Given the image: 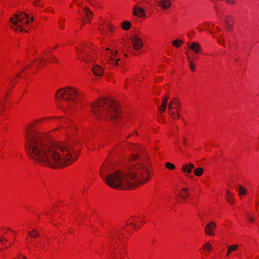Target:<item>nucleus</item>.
<instances>
[{
	"label": "nucleus",
	"instance_id": "obj_1",
	"mask_svg": "<svg viewBox=\"0 0 259 259\" xmlns=\"http://www.w3.org/2000/svg\"><path fill=\"white\" fill-rule=\"evenodd\" d=\"M26 147L33 159L53 168L69 165L77 158L65 146L49 142L45 134L31 127L26 131Z\"/></svg>",
	"mask_w": 259,
	"mask_h": 259
},
{
	"label": "nucleus",
	"instance_id": "obj_2",
	"mask_svg": "<svg viewBox=\"0 0 259 259\" xmlns=\"http://www.w3.org/2000/svg\"><path fill=\"white\" fill-rule=\"evenodd\" d=\"M133 154L130 161H140L129 167L127 172L116 171L106 176L105 182L111 188L125 189H134L149 182L152 169V164L148 154Z\"/></svg>",
	"mask_w": 259,
	"mask_h": 259
},
{
	"label": "nucleus",
	"instance_id": "obj_3",
	"mask_svg": "<svg viewBox=\"0 0 259 259\" xmlns=\"http://www.w3.org/2000/svg\"><path fill=\"white\" fill-rule=\"evenodd\" d=\"M96 118L114 121L120 114V108L116 102L109 98L98 99L92 104L91 109Z\"/></svg>",
	"mask_w": 259,
	"mask_h": 259
},
{
	"label": "nucleus",
	"instance_id": "obj_4",
	"mask_svg": "<svg viewBox=\"0 0 259 259\" xmlns=\"http://www.w3.org/2000/svg\"><path fill=\"white\" fill-rule=\"evenodd\" d=\"M56 98L65 102L63 109H73L77 104V91L72 87H67L58 90L55 95Z\"/></svg>",
	"mask_w": 259,
	"mask_h": 259
},
{
	"label": "nucleus",
	"instance_id": "obj_5",
	"mask_svg": "<svg viewBox=\"0 0 259 259\" xmlns=\"http://www.w3.org/2000/svg\"><path fill=\"white\" fill-rule=\"evenodd\" d=\"M24 18H28L27 14L20 12L16 13L10 18V27L17 32L24 31L23 26Z\"/></svg>",
	"mask_w": 259,
	"mask_h": 259
},
{
	"label": "nucleus",
	"instance_id": "obj_6",
	"mask_svg": "<svg viewBox=\"0 0 259 259\" xmlns=\"http://www.w3.org/2000/svg\"><path fill=\"white\" fill-rule=\"evenodd\" d=\"M180 107V102L177 98H174L169 103L168 106V113L174 120H178L180 118L179 109Z\"/></svg>",
	"mask_w": 259,
	"mask_h": 259
},
{
	"label": "nucleus",
	"instance_id": "obj_7",
	"mask_svg": "<svg viewBox=\"0 0 259 259\" xmlns=\"http://www.w3.org/2000/svg\"><path fill=\"white\" fill-rule=\"evenodd\" d=\"M130 39L132 41L133 48L135 50L139 51L142 48L143 46V41L139 35L135 34L131 37Z\"/></svg>",
	"mask_w": 259,
	"mask_h": 259
},
{
	"label": "nucleus",
	"instance_id": "obj_8",
	"mask_svg": "<svg viewBox=\"0 0 259 259\" xmlns=\"http://www.w3.org/2000/svg\"><path fill=\"white\" fill-rule=\"evenodd\" d=\"M217 230V225L215 222L213 221H209L205 226L204 233L206 235L209 236H213L215 234V232Z\"/></svg>",
	"mask_w": 259,
	"mask_h": 259
},
{
	"label": "nucleus",
	"instance_id": "obj_9",
	"mask_svg": "<svg viewBox=\"0 0 259 259\" xmlns=\"http://www.w3.org/2000/svg\"><path fill=\"white\" fill-rule=\"evenodd\" d=\"M188 49L196 54L201 52L202 49L200 45L197 42H192L187 44Z\"/></svg>",
	"mask_w": 259,
	"mask_h": 259
},
{
	"label": "nucleus",
	"instance_id": "obj_10",
	"mask_svg": "<svg viewBox=\"0 0 259 259\" xmlns=\"http://www.w3.org/2000/svg\"><path fill=\"white\" fill-rule=\"evenodd\" d=\"M92 72L96 76H102L104 73V69L100 65L94 64L93 65Z\"/></svg>",
	"mask_w": 259,
	"mask_h": 259
},
{
	"label": "nucleus",
	"instance_id": "obj_11",
	"mask_svg": "<svg viewBox=\"0 0 259 259\" xmlns=\"http://www.w3.org/2000/svg\"><path fill=\"white\" fill-rule=\"evenodd\" d=\"M84 16L82 18V22L83 24L88 23L90 22V20L92 18V12L87 7L84 8Z\"/></svg>",
	"mask_w": 259,
	"mask_h": 259
},
{
	"label": "nucleus",
	"instance_id": "obj_12",
	"mask_svg": "<svg viewBox=\"0 0 259 259\" xmlns=\"http://www.w3.org/2000/svg\"><path fill=\"white\" fill-rule=\"evenodd\" d=\"M225 22L226 29L228 30H231L234 25V20L233 17L230 15L226 16L225 17Z\"/></svg>",
	"mask_w": 259,
	"mask_h": 259
},
{
	"label": "nucleus",
	"instance_id": "obj_13",
	"mask_svg": "<svg viewBox=\"0 0 259 259\" xmlns=\"http://www.w3.org/2000/svg\"><path fill=\"white\" fill-rule=\"evenodd\" d=\"M133 14L135 16L143 18L145 16V11L142 8L139 6H136L133 10Z\"/></svg>",
	"mask_w": 259,
	"mask_h": 259
},
{
	"label": "nucleus",
	"instance_id": "obj_14",
	"mask_svg": "<svg viewBox=\"0 0 259 259\" xmlns=\"http://www.w3.org/2000/svg\"><path fill=\"white\" fill-rule=\"evenodd\" d=\"M158 6L163 10H167L171 6L170 0H160L158 2Z\"/></svg>",
	"mask_w": 259,
	"mask_h": 259
},
{
	"label": "nucleus",
	"instance_id": "obj_15",
	"mask_svg": "<svg viewBox=\"0 0 259 259\" xmlns=\"http://www.w3.org/2000/svg\"><path fill=\"white\" fill-rule=\"evenodd\" d=\"M178 195L182 199L186 200L189 195V189L187 188L182 189L179 191Z\"/></svg>",
	"mask_w": 259,
	"mask_h": 259
},
{
	"label": "nucleus",
	"instance_id": "obj_16",
	"mask_svg": "<svg viewBox=\"0 0 259 259\" xmlns=\"http://www.w3.org/2000/svg\"><path fill=\"white\" fill-rule=\"evenodd\" d=\"M117 50H111L108 55H107V61L108 63L110 62H114L116 60V56L117 55Z\"/></svg>",
	"mask_w": 259,
	"mask_h": 259
},
{
	"label": "nucleus",
	"instance_id": "obj_17",
	"mask_svg": "<svg viewBox=\"0 0 259 259\" xmlns=\"http://www.w3.org/2000/svg\"><path fill=\"white\" fill-rule=\"evenodd\" d=\"M78 58L81 62H84L85 63H89L93 59L89 54H87L85 55H82L81 53H80L78 56Z\"/></svg>",
	"mask_w": 259,
	"mask_h": 259
},
{
	"label": "nucleus",
	"instance_id": "obj_18",
	"mask_svg": "<svg viewBox=\"0 0 259 259\" xmlns=\"http://www.w3.org/2000/svg\"><path fill=\"white\" fill-rule=\"evenodd\" d=\"M194 168V165L192 163H190L188 164L184 165L182 166V170L184 172L190 174L192 172V170Z\"/></svg>",
	"mask_w": 259,
	"mask_h": 259
},
{
	"label": "nucleus",
	"instance_id": "obj_19",
	"mask_svg": "<svg viewBox=\"0 0 259 259\" xmlns=\"http://www.w3.org/2000/svg\"><path fill=\"white\" fill-rule=\"evenodd\" d=\"M225 197L228 204L230 205L234 204L233 194L229 190H226Z\"/></svg>",
	"mask_w": 259,
	"mask_h": 259
},
{
	"label": "nucleus",
	"instance_id": "obj_20",
	"mask_svg": "<svg viewBox=\"0 0 259 259\" xmlns=\"http://www.w3.org/2000/svg\"><path fill=\"white\" fill-rule=\"evenodd\" d=\"M167 99L168 98L167 97H164L163 99L161 106L158 108V111L161 113L164 112L166 109V108L167 107Z\"/></svg>",
	"mask_w": 259,
	"mask_h": 259
},
{
	"label": "nucleus",
	"instance_id": "obj_21",
	"mask_svg": "<svg viewBox=\"0 0 259 259\" xmlns=\"http://www.w3.org/2000/svg\"><path fill=\"white\" fill-rule=\"evenodd\" d=\"M28 236L31 238H36L39 236V233L36 229H33L28 233Z\"/></svg>",
	"mask_w": 259,
	"mask_h": 259
},
{
	"label": "nucleus",
	"instance_id": "obj_22",
	"mask_svg": "<svg viewBox=\"0 0 259 259\" xmlns=\"http://www.w3.org/2000/svg\"><path fill=\"white\" fill-rule=\"evenodd\" d=\"M238 195L239 196H245L248 193L247 190L243 186L239 185L238 186Z\"/></svg>",
	"mask_w": 259,
	"mask_h": 259
},
{
	"label": "nucleus",
	"instance_id": "obj_23",
	"mask_svg": "<svg viewBox=\"0 0 259 259\" xmlns=\"http://www.w3.org/2000/svg\"><path fill=\"white\" fill-rule=\"evenodd\" d=\"M238 247L239 246L237 244H233L229 246L228 247L226 255L229 256L232 251L236 250Z\"/></svg>",
	"mask_w": 259,
	"mask_h": 259
},
{
	"label": "nucleus",
	"instance_id": "obj_24",
	"mask_svg": "<svg viewBox=\"0 0 259 259\" xmlns=\"http://www.w3.org/2000/svg\"><path fill=\"white\" fill-rule=\"evenodd\" d=\"M202 249L205 251L210 252L212 250V246L210 243L206 242L203 245Z\"/></svg>",
	"mask_w": 259,
	"mask_h": 259
},
{
	"label": "nucleus",
	"instance_id": "obj_25",
	"mask_svg": "<svg viewBox=\"0 0 259 259\" xmlns=\"http://www.w3.org/2000/svg\"><path fill=\"white\" fill-rule=\"evenodd\" d=\"M183 41L181 39H177L172 41L171 44L174 47L179 48L183 44Z\"/></svg>",
	"mask_w": 259,
	"mask_h": 259
},
{
	"label": "nucleus",
	"instance_id": "obj_26",
	"mask_svg": "<svg viewBox=\"0 0 259 259\" xmlns=\"http://www.w3.org/2000/svg\"><path fill=\"white\" fill-rule=\"evenodd\" d=\"M204 170L202 167H196L194 169V173L195 176L197 177H200L203 174Z\"/></svg>",
	"mask_w": 259,
	"mask_h": 259
},
{
	"label": "nucleus",
	"instance_id": "obj_27",
	"mask_svg": "<svg viewBox=\"0 0 259 259\" xmlns=\"http://www.w3.org/2000/svg\"><path fill=\"white\" fill-rule=\"evenodd\" d=\"M132 26L131 23L128 21H125L122 23V28L125 30H129Z\"/></svg>",
	"mask_w": 259,
	"mask_h": 259
},
{
	"label": "nucleus",
	"instance_id": "obj_28",
	"mask_svg": "<svg viewBox=\"0 0 259 259\" xmlns=\"http://www.w3.org/2000/svg\"><path fill=\"white\" fill-rule=\"evenodd\" d=\"M165 167L169 170H174L176 168V166L171 162H166L165 163Z\"/></svg>",
	"mask_w": 259,
	"mask_h": 259
},
{
	"label": "nucleus",
	"instance_id": "obj_29",
	"mask_svg": "<svg viewBox=\"0 0 259 259\" xmlns=\"http://www.w3.org/2000/svg\"><path fill=\"white\" fill-rule=\"evenodd\" d=\"M247 217L248 221L250 223H253L255 221V217L252 214H248Z\"/></svg>",
	"mask_w": 259,
	"mask_h": 259
},
{
	"label": "nucleus",
	"instance_id": "obj_30",
	"mask_svg": "<svg viewBox=\"0 0 259 259\" xmlns=\"http://www.w3.org/2000/svg\"><path fill=\"white\" fill-rule=\"evenodd\" d=\"M188 60L190 63V67L191 70L194 71L195 69V64L191 60L190 57L188 58Z\"/></svg>",
	"mask_w": 259,
	"mask_h": 259
},
{
	"label": "nucleus",
	"instance_id": "obj_31",
	"mask_svg": "<svg viewBox=\"0 0 259 259\" xmlns=\"http://www.w3.org/2000/svg\"><path fill=\"white\" fill-rule=\"evenodd\" d=\"M226 2L230 5H234L236 3V0H225Z\"/></svg>",
	"mask_w": 259,
	"mask_h": 259
},
{
	"label": "nucleus",
	"instance_id": "obj_32",
	"mask_svg": "<svg viewBox=\"0 0 259 259\" xmlns=\"http://www.w3.org/2000/svg\"><path fill=\"white\" fill-rule=\"evenodd\" d=\"M41 0H34V2L33 3V5L35 7H37L38 6H41L40 4V2Z\"/></svg>",
	"mask_w": 259,
	"mask_h": 259
},
{
	"label": "nucleus",
	"instance_id": "obj_33",
	"mask_svg": "<svg viewBox=\"0 0 259 259\" xmlns=\"http://www.w3.org/2000/svg\"><path fill=\"white\" fill-rule=\"evenodd\" d=\"M114 61L115 62L114 64L116 66H118L120 65V63H119L120 59L119 58H118V59L116 58V60H114Z\"/></svg>",
	"mask_w": 259,
	"mask_h": 259
},
{
	"label": "nucleus",
	"instance_id": "obj_34",
	"mask_svg": "<svg viewBox=\"0 0 259 259\" xmlns=\"http://www.w3.org/2000/svg\"><path fill=\"white\" fill-rule=\"evenodd\" d=\"M18 259H27V258L25 255L19 254L18 256Z\"/></svg>",
	"mask_w": 259,
	"mask_h": 259
},
{
	"label": "nucleus",
	"instance_id": "obj_35",
	"mask_svg": "<svg viewBox=\"0 0 259 259\" xmlns=\"http://www.w3.org/2000/svg\"><path fill=\"white\" fill-rule=\"evenodd\" d=\"M187 144V139L186 138H184L183 139V144L184 146H186Z\"/></svg>",
	"mask_w": 259,
	"mask_h": 259
},
{
	"label": "nucleus",
	"instance_id": "obj_36",
	"mask_svg": "<svg viewBox=\"0 0 259 259\" xmlns=\"http://www.w3.org/2000/svg\"><path fill=\"white\" fill-rule=\"evenodd\" d=\"M29 22H30V21H29V20H27V21H26V22L25 23V24H29Z\"/></svg>",
	"mask_w": 259,
	"mask_h": 259
},
{
	"label": "nucleus",
	"instance_id": "obj_37",
	"mask_svg": "<svg viewBox=\"0 0 259 259\" xmlns=\"http://www.w3.org/2000/svg\"><path fill=\"white\" fill-rule=\"evenodd\" d=\"M30 21H33V17H31V18H30Z\"/></svg>",
	"mask_w": 259,
	"mask_h": 259
},
{
	"label": "nucleus",
	"instance_id": "obj_38",
	"mask_svg": "<svg viewBox=\"0 0 259 259\" xmlns=\"http://www.w3.org/2000/svg\"><path fill=\"white\" fill-rule=\"evenodd\" d=\"M106 51H109L110 50V49L109 48H106Z\"/></svg>",
	"mask_w": 259,
	"mask_h": 259
},
{
	"label": "nucleus",
	"instance_id": "obj_39",
	"mask_svg": "<svg viewBox=\"0 0 259 259\" xmlns=\"http://www.w3.org/2000/svg\"><path fill=\"white\" fill-rule=\"evenodd\" d=\"M0 240H1V242H2V241H3L4 240L6 241V240H5H5H4V239H3V238H2V239H0Z\"/></svg>",
	"mask_w": 259,
	"mask_h": 259
},
{
	"label": "nucleus",
	"instance_id": "obj_40",
	"mask_svg": "<svg viewBox=\"0 0 259 259\" xmlns=\"http://www.w3.org/2000/svg\"><path fill=\"white\" fill-rule=\"evenodd\" d=\"M60 28H61V29H63L64 28H63V27H60Z\"/></svg>",
	"mask_w": 259,
	"mask_h": 259
},
{
	"label": "nucleus",
	"instance_id": "obj_41",
	"mask_svg": "<svg viewBox=\"0 0 259 259\" xmlns=\"http://www.w3.org/2000/svg\"><path fill=\"white\" fill-rule=\"evenodd\" d=\"M135 134L137 135H138V133L136 132H135Z\"/></svg>",
	"mask_w": 259,
	"mask_h": 259
},
{
	"label": "nucleus",
	"instance_id": "obj_42",
	"mask_svg": "<svg viewBox=\"0 0 259 259\" xmlns=\"http://www.w3.org/2000/svg\"><path fill=\"white\" fill-rule=\"evenodd\" d=\"M1 242V240H0V242Z\"/></svg>",
	"mask_w": 259,
	"mask_h": 259
}]
</instances>
